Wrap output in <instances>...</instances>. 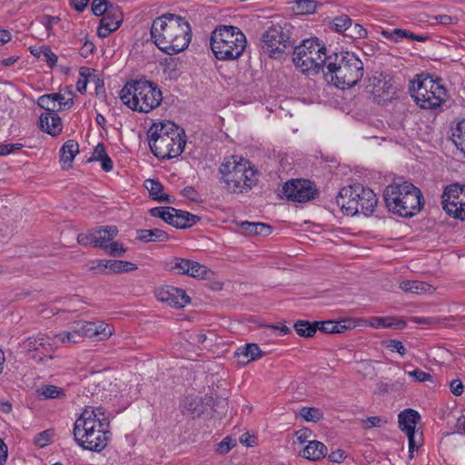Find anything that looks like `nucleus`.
I'll return each instance as SVG.
<instances>
[{
  "label": "nucleus",
  "mask_w": 465,
  "mask_h": 465,
  "mask_svg": "<svg viewBox=\"0 0 465 465\" xmlns=\"http://www.w3.org/2000/svg\"><path fill=\"white\" fill-rule=\"evenodd\" d=\"M74 439L84 450L100 452L108 445L110 421L102 407L86 406L74 425Z\"/></svg>",
  "instance_id": "1"
},
{
  "label": "nucleus",
  "mask_w": 465,
  "mask_h": 465,
  "mask_svg": "<svg viewBox=\"0 0 465 465\" xmlns=\"http://www.w3.org/2000/svg\"><path fill=\"white\" fill-rule=\"evenodd\" d=\"M297 334L301 337L311 338L313 337L319 328V323L315 322L308 321H297L293 325Z\"/></svg>",
  "instance_id": "32"
},
{
  "label": "nucleus",
  "mask_w": 465,
  "mask_h": 465,
  "mask_svg": "<svg viewBox=\"0 0 465 465\" xmlns=\"http://www.w3.org/2000/svg\"><path fill=\"white\" fill-rule=\"evenodd\" d=\"M441 79H433L429 74H419L410 88L416 104L423 109H436L446 101L447 90L440 84Z\"/></svg>",
  "instance_id": "9"
},
{
  "label": "nucleus",
  "mask_w": 465,
  "mask_h": 465,
  "mask_svg": "<svg viewBox=\"0 0 465 465\" xmlns=\"http://www.w3.org/2000/svg\"><path fill=\"white\" fill-rule=\"evenodd\" d=\"M53 436V432L50 430H44L40 433H38L35 439V443L39 447H45L46 446Z\"/></svg>",
  "instance_id": "55"
},
{
  "label": "nucleus",
  "mask_w": 465,
  "mask_h": 465,
  "mask_svg": "<svg viewBox=\"0 0 465 465\" xmlns=\"http://www.w3.org/2000/svg\"><path fill=\"white\" fill-rule=\"evenodd\" d=\"M235 355L246 359L245 362L255 361L262 356V351L255 343H248L237 349Z\"/></svg>",
  "instance_id": "33"
},
{
  "label": "nucleus",
  "mask_w": 465,
  "mask_h": 465,
  "mask_svg": "<svg viewBox=\"0 0 465 465\" xmlns=\"http://www.w3.org/2000/svg\"><path fill=\"white\" fill-rule=\"evenodd\" d=\"M450 390L456 396H460L464 391V385L461 380L455 379L450 382Z\"/></svg>",
  "instance_id": "61"
},
{
  "label": "nucleus",
  "mask_w": 465,
  "mask_h": 465,
  "mask_svg": "<svg viewBox=\"0 0 465 465\" xmlns=\"http://www.w3.org/2000/svg\"><path fill=\"white\" fill-rule=\"evenodd\" d=\"M364 74L363 63L351 53L329 54L327 72L324 75L333 85L341 89L355 86Z\"/></svg>",
  "instance_id": "5"
},
{
  "label": "nucleus",
  "mask_w": 465,
  "mask_h": 465,
  "mask_svg": "<svg viewBox=\"0 0 465 465\" xmlns=\"http://www.w3.org/2000/svg\"><path fill=\"white\" fill-rule=\"evenodd\" d=\"M220 183L229 193L249 192L258 182V171L250 161L237 155L226 158L219 167Z\"/></svg>",
  "instance_id": "3"
},
{
  "label": "nucleus",
  "mask_w": 465,
  "mask_h": 465,
  "mask_svg": "<svg viewBox=\"0 0 465 465\" xmlns=\"http://www.w3.org/2000/svg\"><path fill=\"white\" fill-rule=\"evenodd\" d=\"M213 273V272L204 265L199 263L198 262L189 260L188 273H186V275L193 278L208 279L210 274Z\"/></svg>",
  "instance_id": "37"
},
{
  "label": "nucleus",
  "mask_w": 465,
  "mask_h": 465,
  "mask_svg": "<svg viewBox=\"0 0 465 465\" xmlns=\"http://www.w3.org/2000/svg\"><path fill=\"white\" fill-rule=\"evenodd\" d=\"M100 231L99 234L95 235L94 247L105 250L109 242L117 235L118 229L114 225L96 228Z\"/></svg>",
  "instance_id": "25"
},
{
  "label": "nucleus",
  "mask_w": 465,
  "mask_h": 465,
  "mask_svg": "<svg viewBox=\"0 0 465 465\" xmlns=\"http://www.w3.org/2000/svg\"><path fill=\"white\" fill-rule=\"evenodd\" d=\"M144 187L153 200L160 203H172L170 195L163 193V186L159 181L147 179L144 181Z\"/></svg>",
  "instance_id": "24"
},
{
  "label": "nucleus",
  "mask_w": 465,
  "mask_h": 465,
  "mask_svg": "<svg viewBox=\"0 0 465 465\" xmlns=\"http://www.w3.org/2000/svg\"><path fill=\"white\" fill-rule=\"evenodd\" d=\"M104 252L109 255L123 256L125 253L126 249L122 243L118 242H112L107 245V247H105Z\"/></svg>",
  "instance_id": "52"
},
{
  "label": "nucleus",
  "mask_w": 465,
  "mask_h": 465,
  "mask_svg": "<svg viewBox=\"0 0 465 465\" xmlns=\"http://www.w3.org/2000/svg\"><path fill=\"white\" fill-rule=\"evenodd\" d=\"M465 185L451 183L444 188L441 195V204L447 214L454 218L464 220L462 213L464 203L460 201V194L463 193Z\"/></svg>",
  "instance_id": "15"
},
{
  "label": "nucleus",
  "mask_w": 465,
  "mask_h": 465,
  "mask_svg": "<svg viewBox=\"0 0 465 465\" xmlns=\"http://www.w3.org/2000/svg\"><path fill=\"white\" fill-rule=\"evenodd\" d=\"M123 21V14L119 6L111 7L100 20L97 29L99 37H107L112 32L117 30Z\"/></svg>",
  "instance_id": "18"
},
{
  "label": "nucleus",
  "mask_w": 465,
  "mask_h": 465,
  "mask_svg": "<svg viewBox=\"0 0 465 465\" xmlns=\"http://www.w3.org/2000/svg\"><path fill=\"white\" fill-rule=\"evenodd\" d=\"M408 374L411 377H413L416 381L424 382L432 380V377L429 372L423 371L420 369H415L414 371H409Z\"/></svg>",
  "instance_id": "58"
},
{
  "label": "nucleus",
  "mask_w": 465,
  "mask_h": 465,
  "mask_svg": "<svg viewBox=\"0 0 465 465\" xmlns=\"http://www.w3.org/2000/svg\"><path fill=\"white\" fill-rule=\"evenodd\" d=\"M234 446V444H231L230 438H224L221 442L217 444L216 451L219 454H226L230 451V450Z\"/></svg>",
  "instance_id": "62"
},
{
  "label": "nucleus",
  "mask_w": 465,
  "mask_h": 465,
  "mask_svg": "<svg viewBox=\"0 0 465 465\" xmlns=\"http://www.w3.org/2000/svg\"><path fill=\"white\" fill-rule=\"evenodd\" d=\"M183 408L184 411H187L193 418L199 417L203 412V402L199 397H186L183 401Z\"/></svg>",
  "instance_id": "36"
},
{
  "label": "nucleus",
  "mask_w": 465,
  "mask_h": 465,
  "mask_svg": "<svg viewBox=\"0 0 465 465\" xmlns=\"http://www.w3.org/2000/svg\"><path fill=\"white\" fill-rule=\"evenodd\" d=\"M158 301L169 304L174 308H183L190 302V297L185 291L173 286L158 288L155 291Z\"/></svg>",
  "instance_id": "17"
},
{
  "label": "nucleus",
  "mask_w": 465,
  "mask_h": 465,
  "mask_svg": "<svg viewBox=\"0 0 465 465\" xmlns=\"http://www.w3.org/2000/svg\"><path fill=\"white\" fill-rule=\"evenodd\" d=\"M241 227L248 233L267 236L272 232V227L263 223L242 222Z\"/></svg>",
  "instance_id": "35"
},
{
  "label": "nucleus",
  "mask_w": 465,
  "mask_h": 465,
  "mask_svg": "<svg viewBox=\"0 0 465 465\" xmlns=\"http://www.w3.org/2000/svg\"><path fill=\"white\" fill-rule=\"evenodd\" d=\"M406 434H407L408 440H409V452H410L409 456L411 459H412L414 451H416L419 449V447L420 446V440H416V436H417L416 430L407 432Z\"/></svg>",
  "instance_id": "54"
},
{
  "label": "nucleus",
  "mask_w": 465,
  "mask_h": 465,
  "mask_svg": "<svg viewBox=\"0 0 465 465\" xmlns=\"http://www.w3.org/2000/svg\"><path fill=\"white\" fill-rule=\"evenodd\" d=\"M120 99L134 111L149 113L161 104L163 95L156 84L136 80L124 84L120 92Z\"/></svg>",
  "instance_id": "7"
},
{
  "label": "nucleus",
  "mask_w": 465,
  "mask_h": 465,
  "mask_svg": "<svg viewBox=\"0 0 465 465\" xmlns=\"http://www.w3.org/2000/svg\"><path fill=\"white\" fill-rule=\"evenodd\" d=\"M105 155H107L105 147L103 143H98L92 153V156L88 159V162L101 161Z\"/></svg>",
  "instance_id": "57"
},
{
  "label": "nucleus",
  "mask_w": 465,
  "mask_h": 465,
  "mask_svg": "<svg viewBox=\"0 0 465 465\" xmlns=\"http://www.w3.org/2000/svg\"><path fill=\"white\" fill-rule=\"evenodd\" d=\"M293 47V64L302 73L311 71L318 73L324 65L327 67L329 63L327 49L317 38L303 40L302 45Z\"/></svg>",
  "instance_id": "10"
},
{
  "label": "nucleus",
  "mask_w": 465,
  "mask_h": 465,
  "mask_svg": "<svg viewBox=\"0 0 465 465\" xmlns=\"http://www.w3.org/2000/svg\"><path fill=\"white\" fill-rule=\"evenodd\" d=\"M351 34L349 35L351 37L363 38L367 35V30L360 24H355L354 26L350 28ZM345 35H348L345 34Z\"/></svg>",
  "instance_id": "63"
},
{
  "label": "nucleus",
  "mask_w": 465,
  "mask_h": 465,
  "mask_svg": "<svg viewBox=\"0 0 465 465\" xmlns=\"http://www.w3.org/2000/svg\"><path fill=\"white\" fill-rule=\"evenodd\" d=\"M327 454V447L319 440H311L300 452V455L310 460H319Z\"/></svg>",
  "instance_id": "23"
},
{
  "label": "nucleus",
  "mask_w": 465,
  "mask_h": 465,
  "mask_svg": "<svg viewBox=\"0 0 465 465\" xmlns=\"http://www.w3.org/2000/svg\"><path fill=\"white\" fill-rule=\"evenodd\" d=\"M88 70H89V68H87V67H81L80 68L81 78L76 83V90L80 94H84L86 92L87 83H88L86 72ZM88 75H90V74H88Z\"/></svg>",
  "instance_id": "53"
},
{
  "label": "nucleus",
  "mask_w": 465,
  "mask_h": 465,
  "mask_svg": "<svg viewBox=\"0 0 465 465\" xmlns=\"http://www.w3.org/2000/svg\"><path fill=\"white\" fill-rule=\"evenodd\" d=\"M23 147H24V145L19 143H8V144L0 143V155L1 156L8 155L16 150L22 149Z\"/></svg>",
  "instance_id": "59"
},
{
  "label": "nucleus",
  "mask_w": 465,
  "mask_h": 465,
  "mask_svg": "<svg viewBox=\"0 0 465 465\" xmlns=\"http://www.w3.org/2000/svg\"><path fill=\"white\" fill-rule=\"evenodd\" d=\"M301 417L306 421L318 422L323 419V412L314 407H302L300 410Z\"/></svg>",
  "instance_id": "40"
},
{
  "label": "nucleus",
  "mask_w": 465,
  "mask_h": 465,
  "mask_svg": "<svg viewBox=\"0 0 465 465\" xmlns=\"http://www.w3.org/2000/svg\"><path fill=\"white\" fill-rule=\"evenodd\" d=\"M317 190L309 180H292L283 186V193L287 199L298 203H305L314 199Z\"/></svg>",
  "instance_id": "16"
},
{
  "label": "nucleus",
  "mask_w": 465,
  "mask_h": 465,
  "mask_svg": "<svg viewBox=\"0 0 465 465\" xmlns=\"http://www.w3.org/2000/svg\"><path fill=\"white\" fill-rule=\"evenodd\" d=\"M188 262L189 259L172 257L164 262V269L171 272L186 275L188 273Z\"/></svg>",
  "instance_id": "34"
},
{
  "label": "nucleus",
  "mask_w": 465,
  "mask_h": 465,
  "mask_svg": "<svg viewBox=\"0 0 465 465\" xmlns=\"http://www.w3.org/2000/svg\"><path fill=\"white\" fill-rule=\"evenodd\" d=\"M92 338H97L100 341L108 339L114 332L113 326L103 322H92Z\"/></svg>",
  "instance_id": "38"
},
{
  "label": "nucleus",
  "mask_w": 465,
  "mask_h": 465,
  "mask_svg": "<svg viewBox=\"0 0 465 465\" xmlns=\"http://www.w3.org/2000/svg\"><path fill=\"white\" fill-rule=\"evenodd\" d=\"M39 126L43 132L57 136L62 132V120L56 113H45L39 117Z\"/></svg>",
  "instance_id": "19"
},
{
  "label": "nucleus",
  "mask_w": 465,
  "mask_h": 465,
  "mask_svg": "<svg viewBox=\"0 0 465 465\" xmlns=\"http://www.w3.org/2000/svg\"><path fill=\"white\" fill-rule=\"evenodd\" d=\"M400 288L405 292L414 294L432 293L436 290L432 285L420 281H403L400 283Z\"/></svg>",
  "instance_id": "28"
},
{
  "label": "nucleus",
  "mask_w": 465,
  "mask_h": 465,
  "mask_svg": "<svg viewBox=\"0 0 465 465\" xmlns=\"http://www.w3.org/2000/svg\"><path fill=\"white\" fill-rule=\"evenodd\" d=\"M351 25L352 21L346 15L336 16L331 22V28L338 33H345L351 27Z\"/></svg>",
  "instance_id": "41"
},
{
  "label": "nucleus",
  "mask_w": 465,
  "mask_h": 465,
  "mask_svg": "<svg viewBox=\"0 0 465 465\" xmlns=\"http://www.w3.org/2000/svg\"><path fill=\"white\" fill-rule=\"evenodd\" d=\"M137 239L143 242H163L169 240V235L162 229H141L137 230Z\"/></svg>",
  "instance_id": "27"
},
{
  "label": "nucleus",
  "mask_w": 465,
  "mask_h": 465,
  "mask_svg": "<svg viewBox=\"0 0 465 465\" xmlns=\"http://www.w3.org/2000/svg\"><path fill=\"white\" fill-rule=\"evenodd\" d=\"M20 348L29 358L36 361L52 359L54 351L50 338L44 335L28 337L20 344Z\"/></svg>",
  "instance_id": "13"
},
{
  "label": "nucleus",
  "mask_w": 465,
  "mask_h": 465,
  "mask_svg": "<svg viewBox=\"0 0 465 465\" xmlns=\"http://www.w3.org/2000/svg\"><path fill=\"white\" fill-rule=\"evenodd\" d=\"M420 416L418 411L412 409H406L398 416L399 428L405 433L416 430Z\"/></svg>",
  "instance_id": "21"
},
{
  "label": "nucleus",
  "mask_w": 465,
  "mask_h": 465,
  "mask_svg": "<svg viewBox=\"0 0 465 465\" xmlns=\"http://www.w3.org/2000/svg\"><path fill=\"white\" fill-rule=\"evenodd\" d=\"M78 153L79 144L76 141L68 140L64 143L60 149V160L64 164L68 163V166L64 167V169L71 167V163Z\"/></svg>",
  "instance_id": "29"
},
{
  "label": "nucleus",
  "mask_w": 465,
  "mask_h": 465,
  "mask_svg": "<svg viewBox=\"0 0 465 465\" xmlns=\"http://www.w3.org/2000/svg\"><path fill=\"white\" fill-rule=\"evenodd\" d=\"M172 213H173L171 215L169 224L178 229H186L192 227L198 221H200L199 216L186 211L176 209V212Z\"/></svg>",
  "instance_id": "20"
},
{
  "label": "nucleus",
  "mask_w": 465,
  "mask_h": 465,
  "mask_svg": "<svg viewBox=\"0 0 465 465\" xmlns=\"http://www.w3.org/2000/svg\"><path fill=\"white\" fill-rule=\"evenodd\" d=\"M319 328L318 331L323 332V333H336L338 329L337 324H334V321H324V322H318Z\"/></svg>",
  "instance_id": "60"
},
{
  "label": "nucleus",
  "mask_w": 465,
  "mask_h": 465,
  "mask_svg": "<svg viewBox=\"0 0 465 465\" xmlns=\"http://www.w3.org/2000/svg\"><path fill=\"white\" fill-rule=\"evenodd\" d=\"M108 0H94L92 3V12L96 16H102L111 8L114 7Z\"/></svg>",
  "instance_id": "46"
},
{
  "label": "nucleus",
  "mask_w": 465,
  "mask_h": 465,
  "mask_svg": "<svg viewBox=\"0 0 465 465\" xmlns=\"http://www.w3.org/2000/svg\"><path fill=\"white\" fill-rule=\"evenodd\" d=\"M37 393L45 399H60L65 396L64 390L54 385L42 386Z\"/></svg>",
  "instance_id": "39"
},
{
  "label": "nucleus",
  "mask_w": 465,
  "mask_h": 465,
  "mask_svg": "<svg viewBox=\"0 0 465 465\" xmlns=\"http://www.w3.org/2000/svg\"><path fill=\"white\" fill-rule=\"evenodd\" d=\"M464 121H460L457 124L455 129L452 130L451 141L461 153L465 152V140L462 134V124Z\"/></svg>",
  "instance_id": "43"
},
{
  "label": "nucleus",
  "mask_w": 465,
  "mask_h": 465,
  "mask_svg": "<svg viewBox=\"0 0 465 465\" xmlns=\"http://www.w3.org/2000/svg\"><path fill=\"white\" fill-rule=\"evenodd\" d=\"M109 260H94L89 263L88 270L95 274H109Z\"/></svg>",
  "instance_id": "47"
},
{
  "label": "nucleus",
  "mask_w": 465,
  "mask_h": 465,
  "mask_svg": "<svg viewBox=\"0 0 465 465\" xmlns=\"http://www.w3.org/2000/svg\"><path fill=\"white\" fill-rule=\"evenodd\" d=\"M172 212H176V209L171 206L154 207L149 210V213L153 217L161 218L169 224Z\"/></svg>",
  "instance_id": "45"
},
{
  "label": "nucleus",
  "mask_w": 465,
  "mask_h": 465,
  "mask_svg": "<svg viewBox=\"0 0 465 465\" xmlns=\"http://www.w3.org/2000/svg\"><path fill=\"white\" fill-rule=\"evenodd\" d=\"M57 20H58L57 17H54L51 15H44L41 18V24L45 26V28L47 32V35L51 34L52 28H53V24L54 21H57Z\"/></svg>",
  "instance_id": "64"
},
{
  "label": "nucleus",
  "mask_w": 465,
  "mask_h": 465,
  "mask_svg": "<svg viewBox=\"0 0 465 465\" xmlns=\"http://www.w3.org/2000/svg\"><path fill=\"white\" fill-rule=\"evenodd\" d=\"M151 36L160 50L167 54H174L189 45L192 38L191 26L185 18L165 14L153 22Z\"/></svg>",
  "instance_id": "2"
},
{
  "label": "nucleus",
  "mask_w": 465,
  "mask_h": 465,
  "mask_svg": "<svg viewBox=\"0 0 465 465\" xmlns=\"http://www.w3.org/2000/svg\"><path fill=\"white\" fill-rule=\"evenodd\" d=\"M74 327L77 333L81 335L82 341L84 338H92V334L94 333L92 332V322H74Z\"/></svg>",
  "instance_id": "48"
},
{
  "label": "nucleus",
  "mask_w": 465,
  "mask_h": 465,
  "mask_svg": "<svg viewBox=\"0 0 465 465\" xmlns=\"http://www.w3.org/2000/svg\"><path fill=\"white\" fill-rule=\"evenodd\" d=\"M64 100L60 93H53L41 95L37 100V104L45 109L46 113H56V100Z\"/></svg>",
  "instance_id": "31"
},
{
  "label": "nucleus",
  "mask_w": 465,
  "mask_h": 465,
  "mask_svg": "<svg viewBox=\"0 0 465 465\" xmlns=\"http://www.w3.org/2000/svg\"><path fill=\"white\" fill-rule=\"evenodd\" d=\"M180 128L173 122L153 124L148 130V140L154 142V139H161L162 137L171 136L170 133L177 132Z\"/></svg>",
  "instance_id": "22"
},
{
  "label": "nucleus",
  "mask_w": 465,
  "mask_h": 465,
  "mask_svg": "<svg viewBox=\"0 0 465 465\" xmlns=\"http://www.w3.org/2000/svg\"><path fill=\"white\" fill-rule=\"evenodd\" d=\"M293 27L291 24L272 25L262 35L261 47L272 58H279L286 49H292L295 40L292 37Z\"/></svg>",
  "instance_id": "11"
},
{
  "label": "nucleus",
  "mask_w": 465,
  "mask_h": 465,
  "mask_svg": "<svg viewBox=\"0 0 465 465\" xmlns=\"http://www.w3.org/2000/svg\"><path fill=\"white\" fill-rule=\"evenodd\" d=\"M386 420H382L378 416L368 417L366 420H361V425L364 430H370L375 427H381L382 424L386 423Z\"/></svg>",
  "instance_id": "51"
},
{
  "label": "nucleus",
  "mask_w": 465,
  "mask_h": 465,
  "mask_svg": "<svg viewBox=\"0 0 465 465\" xmlns=\"http://www.w3.org/2000/svg\"><path fill=\"white\" fill-rule=\"evenodd\" d=\"M383 199L391 213L404 218L416 215L424 205L421 191L408 182L388 185Z\"/></svg>",
  "instance_id": "4"
},
{
  "label": "nucleus",
  "mask_w": 465,
  "mask_h": 465,
  "mask_svg": "<svg viewBox=\"0 0 465 465\" xmlns=\"http://www.w3.org/2000/svg\"><path fill=\"white\" fill-rule=\"evenodd\" d=\"M171 136L162 137L154 142H150L149 145L152 153L159 159H172L179 156L186 144V136L183 129L177 132L170 133Z\"/></svg>",
  "instance_id": "12"
},
{
  "label": "nucleus",
  "mask_w": 465,
  "mask_h": 465,
  "mask_svg": "<svg viewBox=\"0 0 465 465\" xmlns=\"http://www.w3.org/2000/svg\"><path fill=\"white\" fill-rule=\"evenodd\" d=\"M336 203L341 212L348 216L357 213L371 215L378 203L374 192L361 183L343 187L336 197Z\"/></svg>",
  "instance_id": "8"
},
{
  "label": "nucleus",
  "mask_w": 465,
  "mask_h": 465,
  "mask_svg": "<svg viewBox=\"0 0 465 465\" xmlns=\"http://www.w3.org/2000/svg\"><path fill=\"white\" fill-rule=\"evenodd\" d=\"M387 348L391 351H397L401 356H404L407 353V350L402 344L401 341L398 340H389L387 341Z\"/></svg>",
  "instance_id": "56"
},
{
  "label": "nucleus",
  "mask_w": 465,
  "mask_h": 465,
  "mask_svg": "<svg viewBox=\"0 0 465 465\" xmlns=\"http://www.w3.org/2000/svg\"><path fill=\"white\" fill-rule=\"evenodd\" d=\"M370 325L375 329L392 328L401 330L406 326V322L394 317H372L370 320Z\"/></svg>",
  "instance_id": "30"
},
{
  "label": "nucleus",
  "mask_w": 465,
  "mask_h": 465,
  "mask_svg": "<svg viewBox=\"0 0 465 465\" xmlns=\"http://www.w3.org/2000/svg\"><path fill=\"white\" fill-rule=\"evenodd\" d=\"M210 45L216 59L234 61L243 54L247 38L239 27L220 25L211 34Z\"/></svg>",
  "instance_id": "6"
},
{
  "label": "nucleus",
  "mask_w": 465,
  "mask_h": 465,
  "mask_svg": "<svg viewBox=\"0 0 465 465\" xmlns=\"http://www.w3.org/2000/svg\"><path fill=\"white\" fill-rule=\"evenodd\" d=\"M40 53H42L41 56L44 57V60L50 67H54L55 65L58 58L48 45L40 46Z\"/></svg>",
  "instance_id": "50"
},
{
  "label": "nucleus",
  "mask_w": 465,
  "mask_h": 465,
  "mask_svg": "<svg viewBox=\"0 0 465 465\" xmlns=\"http://www.w3.org/2000/svg\"><path fill=\"white\" fill-rule=\"evenodd\" d=\"M367 88L373 94L374 100L378 104H383L391 101L395 94V86L392 78L382 73H375L368 80Z\"/></svg>",
  "instance_id": "14"
},
{
  "label": "nucleus",
  "mask_w": 465,
  "mask_h": 465,
  "mask_svg": "<svg viewBox=\"0 0 465 465\" xmlns=\"http://www.w3.org/2000/svg\"><path fill=\"white\" fill-rule=\"evenodd\" d=\"M317 8V2L314 0H297L295 1L294 9L297 14L307 15L313 14Z\"/></svg>",
  "instance_id": "42"
},
{
  "label": "nucleus",
  "mask_w": 465,
  "mask_h": 465,
  "mask_svg": "<svg viewBox=\"0 0 465 465\" xmlns=\"http://www.w3.org/2000/svg\"><path fill=\"white\" fill-rule=\"evenodd\" d=\"M381 35L385 38L390 39L393 42H399L400 40H401L404 37L410 38L411 40H415L418 42H425L429 39V37L426 35H415L409 30L401 29V28H395L392 31L382 30Z\"/></svg>",
  "instance_id": "26"
},
{
  "label": "nucleus",
  "mask_w": 465,
  "mask_h": 465,
  "mask_svg": "<svg viewBox=\"0 0 465 465\" xmlns=\"http://www.w3.org/2000/svg\"><path fill=\"white\" fill-rule=\"evenodd\" d=\"M54 338L57 339L62 343H77L82 341L81 335L77 333L74 326L72 328V331H61L55 334Z\"/></svg>",
  "instance_id": "44"
},
{
  "label": "nucleus",
  "mask_w": 465,
  "mask_h": 465,
  "mask_svg": "<svg viewBox=\"0 0 465 465\" xmlns=\"http://www.w3.org/2000/svg\"><path fill=\"white\" fill-rule=\"evenodd\" d=\"M99 232L100 231L94 229L87 233H79L77 236L78 243L84 246L91 245L94 247L95 235L99 234Z\"/></svg>",
  "instance_id": "49"
}]
</instances>
